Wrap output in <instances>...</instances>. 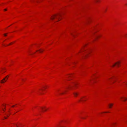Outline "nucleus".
Returning a JSON list of instances; mask_svg holds the SVG:
<instances>
[{
  "label": "nucleus",
  "mask_w": 127,
  "mask_h": 127,
  "mask_svg": "<svg viewBox=\"0 0 127 127\" xmlns=\"http://www.w3.org/2000/svg\"><path fill=\"white\" fill-rule=\"evenodd\" d=\"M73 86H71V85H70V86H69V87H68V88H70L71 89H71L72 88H73Z\"/></svg>",
  "instance_id": "13"
},
{
  "label": "nucleus",
  "mask_w": 127,
  "mask_h": 127,
  "mask_svg": "<svg viewBox=\"0 0 127 127\" xmlns=\"http://www.w3.org/2000/svg\"><path fill=\"white\" fill-rule=\"evenodd\" d=\"M14 43V42H12L10 43V44H9V45L11 44H13V43Z\"/></svg>",
  "instance_id": "18"
},
{
  "label": "nucleus",
  "mask_w": 127,
  "mask_h": 127,
  "mask_svg": "<svg viewBox=\"0 0 127 127\" xmlns=\"http://www.w3.org/2000/svg\"><path fill=\"white\" fill-rule=\"evenodd\" d=\"M82 98H83V97L81 98V99H80L79 100V101H84L85 100H84L82 99Z\"/></svg>",
  "instance_id": "11"
},
{
  "label": "nucleus",
  "mask_w": 127,
  "mask_h": 127,
  "mask_svg": "<svg viewBox=\"0 0 127 127\" xmlns=\"http://www.w3.org/2000/svg\"><path fill=\"white\" fill-rule=\"evenodd\" d=\"M44 87V88H45V89H46V88H45V87Z\"/></svg>",
  "instance_id": "31"
},
{
  "label": "nucleus",
  "mask_w": 127,
  "mask_h": 127,
  "mask_svg": "<svg viewBox=\"0 0 127 127\" xmlns=\"http://www.w3.org/2000/svg\"><path fill=\"white\" fill-rule=\"evenodd\" d=\"M44 51V50H42L41 49H40L39 50H37L36 51H39L41 53L43 51Z\"/></svg>",
  "instance_id": "9"
},
{
  "label": "nucleus",
  "mask_w": 127,
  "mask_h": 127,
  "mask_svg": "<svg viewBox=\"0 0 127 127\" xmlns=\"http://www.w3.org/2000/svg\"><path fill=\"white\" fill-rule=\"evenodd\" d=\"M126 5H127V4H126Z\"/></svg>",
  "instance_id": "35"
},
{
  "label": "nucleus",
  "mask_w": 127,
  "mask_h": 127,
  "mask_svg": "<svg viewBox=\"0 0 127 127\" xmlns=\"http://www.w3.org/2000/svg\"><path fill=\"white\" fill-rule=\"evenodd\" d=\"M2 109V110H3L4 111H4H5V110H4V109Z\"/></svg>",
  "instance_id": "21"
},
{
  "label": "nucleus",
  "mask_w": 127,
  "mask_h": 127,
  "mask_svg": "<svg viewBox=\"0 0 127 127\" xmlns=\"http://www.w3.org/2000/svg\"><path fill=\"white\" fill-rule=\"evenodd\" d=\"M62 34V33H61V34Z\"/></svg>",
  "instance_id": "32"
},
{
  "label": "nucleus",
  "mask_w": 127,
  "mask_h": 127,
  "mask_svg": "<svg viewBox=\"0 0 127 127\" xmlns=\"http://www.w3.org/2000/svg\"><path fill=\"white\" fill-rule=\"evenodd\" d=\"M121 99H122L123 98H124V99L123 100V101H125L127 100V98H125V97H121Z\"/></svg>",
  "instance_id": "8"
},
{
  "label": "nucleus",
  "mask_w": 127,
  "mask_h": 127,
  "mask_svg": "<svg viewBox=\"0 0 127 127\" xmlns=\"http://www.w3.org/2000/svg\"><path fill=\"white\" fill-rule=\"evenodd\" d=\"M22 80L23 81V79H22Z\"/></svg>",
  "instance_id": "33"
},
{
  "label": "nucleus",
  "mask_w": 127,
  "mask_h": 127,
  "mask_svg": "<svg viewBox=\"0 0 127 127\" xmlns=\"http://www.w3.org/2000/svg\"><path fill=\"white\" fill-rule=\"evenodd\" d=\"M60 16H61V15L59 13L58 14L52 16L51 18V19L52 20L54 19L55 18L59 19V18Z\"/></svg>",
  "instance_id": "1"
},
{
  "label": "nucleus",
  "mask_w": 127,
  "mask_h": 127,
  "mask_svg": "<svg viewBox=\"0 0 127 127\" xmlns=\"http://www.w3.org/2000/svg\"><path fill=\"white\" fill-rule=\"evenodd\" d=\"M108 112H105L104 113H107Z\"/></svg>",
  "instance_id": "30"
},
{
  "label": "nucleus",
  "mask_w": 127,
  "mask_h": 127,
  "mask_svg": "<svg viewBox=\"0 0 127 127\" xmlns=\"http://www.w3.org/2000/svg\"><path fill=\"white\" fill-rule=\"evenodd\" d=\"M7 33H5L4 34V36H6L7 35Z\"/></svg>",
  "instance_id": "15"
},
{
  "label": "nucleus",
  "mask_w": 127,
  "mask_h": 127,
  "mask_svg": "<svg viewBox=\"0 0 127 127\" xmlns=\"http://www.w3.org/2000/svg\"><path fill=\"white\" fill-rule=\"evenodd\" d=\"M125 36L126 37H127V33H126L125 34Z\"/></svg>",
  "instance_id": "16"
},
{
  "label": "nucleus",
  "mask_w": 127,
  "mask_h": 127,
  "mask_svg": "<svg viewBox=\"0 0 127 127\" xmlns=\"http://www.w3.org/2000/svg\"><path fill=\"white\" fill-rule=\"evenodd\" d=\"M76 85H77V84H76V83H74V86H76Z\"/></svg>",
  "instance_id": "17"
},
{
  "label": "nucleus",
  "mask_w": 127,
  "mask_h": 127,
  "mask_svg": "<svg viewBox=\"0 0 127 127\" xmlns=\"http://www.w3.org/2000/svg\"><path fill=\"white\" fill-rule=\"evenodd\" d=\"M81 118H82L83 119H84V118H82V117H81Z\"/></svg>",
  "instance_id": "27"
},
{
  "label": "nucleus",
  "mask_w": 127,
  "mask_h": 127,
  "mask_svg": "<svg viewBox=\"0 0 127 127\" xmlns=\"http://www.w3.org/2000/svg\"><path fill=\"white\" fill-rule=\"evenodd\" d=\"M74 96L75 97L77 96L78 95H79V93L78 92H74L73 93Z\"/></svg>",
  "instance_id": "3"
},
{
  "label": "nucleus",
  "mask_w": 127,
  "mask_h": 127,
  "mask_svg": "<svg viewBox=\"0 0 127 127\" xmlns=\"http://www.w3.org/2000/svg\"><path fill=\"white\" fill-rule=\"evenodd\" d=\"M41 109L43 111H46V109H45L44 110H43V107H41Z\"/></svg>",
  "instance_id": "12"
},
{
  "label": "nucleus",
  "mask_w": 127,
  "mask_h": 127,
  "mask_svg": "<svg viewBox=\"0 0 127 127\" xmlns=\"http://www.w3.org/2000/svg\"><path fill=\"white\" fill-rule=\"evenodd\" d=\"M9 76L7 75L6 76L5 78H4L1 81V83H4L8 79Z\"/></svg>",
  "instance_id": "2"
},
{
  "label": "nucleus",
  "mask_w": 127,
  "mask_h": 127,
  "mask_svg": "<svg viewBox=\"0 0 127 127\" xmlns=\"http://www.w3.org/2000/svg\"><path fill=\"white\" fill-rule=\"evenodd\" d=\"M5 69V68H1V71H2L4 73L5 72V71L4 70Z\"/></svg>",
  "instance_id": "6"
},
{
  "label": "nucleus",
  "mask_w": 127,
  "mask_h": 127,
  "mask_svg": "<svg viewBox=\"0 0 127 127\" xmlns=\"http://www.w3.org/2000/svg\"><path fill=\"white\" fill-rule=\"evenodd\" d=\"M8 112H9V111H8Z\"/></svg>",
  "instance_id": "34"
},
{
  "label": "nucleus",
  "mask_w": 127,
  "mask_h": 127,
  "mask_svg": "<svg viewBox=\"0 0 127 127\" xmlns=\"http://www.w3.org/2000/svg\"><path fill=\"white\" fill-rule=\"evenodd\" d=\"M84 49H83V50H82V51H84Z\"/></svg>",
  "instance_id": "29"
},
{
  "label": "nucleus",
  "mask_w": 127,
  "mask_h": 127,
  "mask_svg": "<svg viewBox=\"0 0 127 127\" xmlns=\"http://www.w3.org/2000/svg\"><path fill=\"white\" fill-rule=\"evenodd\" d=\"M60 123H59L57 125V126L58 127H62L61 126H60Z\"/></svg>",
  "instance_id": "10"
},
{
  "label": "nucleus",
  "mask_w": 127,
  "mask_h": 127,
  "mask_svg": "<svg viewBox=\"0 0 127 127\" xmlns=\"http://www.w3.org/2000/svg\"><path fill=\"white\" fill-rule=\"evenodd\" d=\"M4 118L5 119H7V118L6 117H4Z\"/></svg>",
  "instance_id": "22"
},
{
  "label": "nucleus",
  "mask_w": 127,
  "mask_h": 127,
  "mask_svg": "<svg viewBox=\"0 0 127 127\" xmlns=\"http://www.w3.org/2000/svg\"><path fill=\"white\" fill-rule=\"evenodd\" d=\"M125 84L127 85V82L125 83Z\"/></svg>",
  "instance_id": "24"
},
{
  "label": "nucleus",
  "mask_w": 127,
  "mask_h": 127,
  "mask_svg": "<svg viewBox=\"0 0 127 127\" xmlns=\"http://www.w3.org/2000/svg\"><path fill=\"white\" fill-rule=\"evenodd\" d=\"M113 104L112 103H110L108 105L109 107V108H111V107L113 105Z\"/></svg>",
  "instance_id": "5"
},
{
  "label": "nucleus",
  "mask_w": 127,
  "mask_h": 127,
  "mask_svg": "<svg viewBox=\"0 0 127 127\" xmlns=\"http://www.w3.org/2000/svg\"><path fill=\"white\" fill-rule=\"evenodd\" d=\"M95 0L96 2H97L99 1V0Z\"/></svg>",
  "instance_id": "19"
},
{
  "label": "nucleus",
  "mask_w": 127,
  "mask_h": 127,
  "mask_svg": "<svg viewBox=\"0 0 127 127\" xmlns=\"http://www.w3.org/2000/svg\"><path fill=\"white\" fill-rule=\"evenodd\" d=\"M95 33V32H93V34H94Z\"/></svg>",
  "instance_id": "28"
},
{
  "label": "nucleus",
  "mask_w": 127,
  "mask_h": 127,
  "mask_svg": "<svg viewBox=\"0 0 127 127\" xmlns=\"http://www.w3.org/2000/svg\"><path fill=\"white\" fill-rule=\"evenodd\" d=\"M4 11H6V10H7V9H4Z\"/></svg>",
  "instance_id": "23"
},
{
  "label": "nucleus",
  "mask_w": 127,
  "mask_h": 127,
  "mask_svg": "<svg viewBox=\"0 0 127 127\" xmlns=\"http://www.w3.org/2000/svg\"><path fill=\"white\" fill-rule=\"evenodd\" d=\"M5 114L7 116V117H8L9 116L8 115H7V114Z\"/></svg>",
  "instance_id": "20"
},
{
  "label": "nucleus",
  "mask_w": 127,
  "mask_h": 127,
  "mask_svg": "<svg viewBox=\"0 0 127 127\" xmlns=\"http://www.w3.org/2000/svg\"><path fill=\"white\" fill-rule=\"evenodd\" d=\"M74 32H71L70 33V34L71 35H72V36H75V35L74 33Z\"/></svg>",
  "instance_id": "7"
},
{
  "label": "nucleus",
  "mask_w": 127,
  "mask_h": 127,
  "mask_svg": "<svg viewBox=\"0 0 127 127\" xmlns=\"http://www.w3.org/2000/svg\"><path fill=\"white\" fill-rule=\"evenodd\" d=\"M66 91H65L64 92H62L60 94H64V92H66Z\"/></svg>",
  "instance_id": "14"
},
{
  "label": "nucleus",
  "mask_w": 127,
  "mask_h": 127,
  "mask_svg": "<svg viewBox=\"0 0 127 127\" xmlns=\"http://www.w3.org/2000/svg\"><path fill=\"white\" fill-rule=\"evenodd\" d=\"M14 106H15V105H13V106H12V107H14Z\"/></svg>",
  "instance_id": "25"
},
{
  "label": "nucleus",
  "mask_w": 127,
  "mask_h": 127,
  "mask_svg": "<svg viewBox=\"0 0 127 127\" xmlns=\"http://www.w3.org/2000/svg\"><path fill=\"white\" fill-rule=\"evenodd\" d=\"M40 90H43L42 89H39Z\"/></svg>",
  "instance_id": "26"
},
{
  "label": "nucleus",
  "mask_w": 127,
  "mask_h": 127,
  "mask_svg": "<svg viewBox=\"0 0 127 127\" xmlns=\"http://www.w3.org/2000/svg\"><path fill=\"white\" fill-rule=\"evenodd\" d=\"M120 63V62H117L115 63V64H113L112 65V67H114V66H115V65L116 64H117V66H118L119 65V64Z\"/></svg>",
  "instance_id": "4"
}]
</instances>
